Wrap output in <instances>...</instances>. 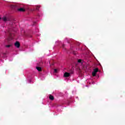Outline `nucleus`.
<instances>
[{
  "mask_svg": "<svg viewBox=\"0 0 125 125\" xmlns=\"http://www.w3.org/2000/svg\"><path fill=\"white\" fill-rule=\"evenodd\" d=\"M2 20H3L4 22H7V21H10L9 19H8L7 18H6V17H3V18H2Z\"/></svg>",
  "mask_w": 125,
  "mask_h": 125,
  "instance_id": "nucleus-3",
  "label": "nucleus"
},
{
  "mask_svg": "<svg viewBox=\"0 0 125 125\" xmlns=\"http://www.w3.org/2000/svg\"><path fill=\"white\" fill-rule=\"evenodd\" d=\"M78 62L81 63L82 62V60H78Z\"/></svg>",
  "mask_w": 125,
  "mask_h": 125,
  "instance_id": "nucleus-12",
  "label": "nucleus"
},
{
  "mask_svg": "<svg viewBox=\"0 0 125 125\" xmlns=\"http://www.w3.org/2000/svg\"><path fill=\"white\" fill-rule=\"evenodd\" d=\"M6 46L8 48L10 47L11 46V45H6Z\"/></svg>",
  "mask_w": 125,
  "mask_h": 125,
  "instance_id": "nucleus-11",
  "label": "nucleus"
},
{
  "mask_svg": "<svg viewBox=\"0 0 125 125\" xmlns=\"http://www.w3.org/2000/svg\"><path fill=\"white\" fill-rule=\"evenodd\" d=\"M18 11H21V12H24L25 10V9L23 8H20L18 9Z\"/></svg>",
  "mask_w": 125,
  "mask_h": 125,
  "instance_id": "nucleus-5",
  "label": "nucleus"
},
{
  "mask_svg": "<svg viewBox=\"0 0 125 125\" xmlns=\"http://www.w3.org/2000/svg\"><path fill=\"white\" fill-rule=\"evenodd\" d=\"M52 65H54V64H53H53H52Z\"/></svg>",
  "mask_w": 125,
  "mask_h": 125,
  "instance_id": "nucleus-17",
  "label": "nucleus"
},
{
  "mask_svg": "<svg viewBox=\"0 0 125 125\" xmlns=\"http://www.w3.org/2000/svg\"><path fill=\"white\" fill-rule=\"evenodd\" d=\"M49 99H50V100H54V97H53V96L50 95L49 96Z\"/></svg>",
  "mask_w": 125,
  "mask_h": 125,
  "instance_id": "nucleus-6",
  "label": "nucleus"
},
{
  "mask_svg": "<svg viewBox=\"0 0 125 125\" xmlns=\"http://www.w3.org/2000/svg\"><path fill=\"white\" fill-rule=\"evenodd\" d=\"M65 47V45L64 44H63L62 45V48H64Z\"/></svg>",
  "mask_w": 125,
  "mask_h": 125,
  "instance_id": "nucleus-14",
  "label": "nucleus"
},
{
  "mask_svg": "<svg viewBox=\"0 0 125 125\" xmlns=\"http://www.w3.org/2000/svg\"><path fill=\"white\" fill-rule=\"evenodd\" d=\"M54 73H57V69H54Z\"/></svg>",
  "mask_w": 125,
  "mask_h": 125,
  "instance_id": "nucleus-13",
  "label": "nucleus"
},
{
  "mask_svg": "<svg viewBox=\"0 0 125 125\" xmlns=\"http://www.w3.org/2000/svg\"><path fill=\"white\" fill-rule=\"evenodd\" d=\"M15 6H18V5H17L15 6Z\"/></svg>",
  "mask_w": 125,
  "mask_h": 125,
  "instance_id": "nucleus-15",
  "label": "nucleus"
},
{
  "mask_svg": "<svg viewBox=\"0 0 125 125\" xmlns=\"http://www.w3.org/2000/svg\"><path fill=\"white\" fill-rule=\"evenodd\" d=\"M15 46L17 47V48H19V47H20V42H19L18 41H16L15 43Z\"/></svg>",
  "mask_w": 125,
  "mask_h": 125,
  "instance_id": "nucleus-2",
  "label": "nucleus"
},
{
  "mask_svg": "<svg viewBox=\"0 0 125 125\" xmlns=\"http://www.w3.org/2000/svg\"><path fill=\"white\" fill-rule=\"evenodd\" d=\"M69 74H74V70L73 69L70 70Z\"/></svg>",
  "mask_w": 125,
  "mask_h": 125,
  "instance_id": "nucleus-10",
  "label": "nucleus"
},
{
  "mask_svg": "<svg viewBox=\"0 0 125 125\" xmlns=\"http://www.w3.org/2000/svg\"><path fill=\"white\" fill-rule=\"evenodd\" d=\"M40 7H41L40 5H37L36 6V10H37L38 11H39V10H40V9L39 8H40Z\"/></svg>",
  "mask_w": 125,
  "mask_h": 125,
  "instance_id": "nucleus-8",
  "label": "nucleus"
},
{
  "mask_svg": "<svg viewBox=\"0 0 125 125\" xmlns=\"http://www.w3.org/2000/svg\"><path fill=\"white\" fill-rule=\"evenodd\" d=\"M36 69H37V70H38V71L39 72H42V67H37Z\"/></svg>",
  "mask_w": 125,
  "mask_h": 125,
  "instance_id": "nucleus-7",
  "label": "nucleus"
},
{
  "mask_svg": "<svg viewBox=\"0 0 125 125\" xmlns=\"http://www.w3.org/2000/svg\"><path fill=\"white\" fill-rule=\"evenodd\" d=\"M9 37L10 38L9 39V41H10V40H12V35L11 34V33H9Z\"/></svg>",
  "mask_w": 125,
  "mask_h": 125,
  "instance_id": "nucleus-9",
  "label": "nucleus"
},
{
  "mask_svg": "<svg viewBox=\"0 0 125 125\" xmlns=\"http://www.w3.org/2000/svg\"><path fill=\"white\" fill-rule=\"evenodd\" d=\"M63 76L65 78H68V77H70V73H69L68 72H65V73H64Z\"/></svg>",
  "mask_w": 125,
  "mask_h": 125,
  "instance_id": "nucleus-4",
  "label": "nucleus"
},
{
  "mask_svg": "<svg viewBox=\"0 0 125 125\" xmlns=\"http://www.w3.org/2000/svg\"><path fill=\"white\" fill-rule=\"evenodd\" d=\"M1 19H1V18L0 17V20H1Z\"/></svg>",
  "mask_w": 125,
  "mask_h": 125,
  "instance_id": "nucleus-16",
  "label": "nucleus"
},
{
  "mask_svg": "<svg viewBox=\"0 0 125 125\" xmlns=\"http://www.w3.org/2000/svg\"><path fill=\"white\" fill-rule=\"evenodd\" d=\"M98 72V68L94 69L93 71L92 72V76H93V77H95Z\"/></svg>",
  "mask_w": 125,
  "mask_h": 125,
  "instance_id": "nucleus-1",
  "label": "nucleus"
}]
</instances>
